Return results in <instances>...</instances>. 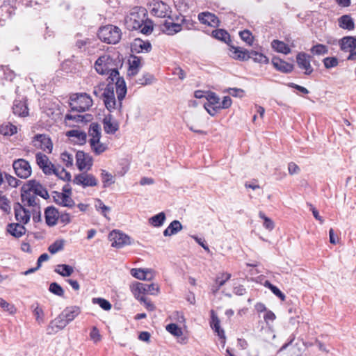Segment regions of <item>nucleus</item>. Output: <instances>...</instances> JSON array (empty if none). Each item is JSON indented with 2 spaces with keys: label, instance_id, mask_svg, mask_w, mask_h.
I'll return each instance as SVG.
<instances>
[{
  "label": "nucleus",
  "instance_id": "obj_1",
  "mask_svg": "<svg viewBox=\"0 0 356 356\" xmlns=\"http://www.w3.org/2000/svg\"><path fill=\"white\" fill-rule=\"evenodd\" d=\"M118 62L108 54L100 56L95 63V69L99 74H109L111 80L104 88L103 101L108 111L122 113V100L127 94V86L118 70Z\"/></svg>",
  "mask_w": 356,
  "mask_h": 356
},
{
  "label": "nucleus",
  "instance_id": "obj_2",
  "mask_svg": "<svg viewBox=\"0 0 356 356\" xmlns=\"http://www.w3.org/2000/svg\"><path fill=\"white\" fill-rule=\"evenodd\" d=\"M89 144L92 152L96 155H100L108 149L106 143L100 141L102 136V129L97 123H92L88 129Z\"/></svg>",
  "mask_w": 356,
  "mask_h": 356
},
{
  "label": "nucleus",
  "instance_id": "obj_3",
  "mask_svg": "<svg viewBox=\"0 0 356 356\" xmlns=\"http://www.w3.org/2000/svg\"><path fill=\"white\" fill-rule=\"evenodd\" d=\"M99 38L108 44H117L121 39L122 31L115 26L108 24L99 28L98 31Z\"/></svg>",
  "mask_w": 356,
  "mask_h": 356
},
{
  "label": "nucleus",
  "instance_id": "obj_4",
  "mask_svg": "<svg viewBox=\"0 0 356 356\" xmlns=\"http://www.w3.org/2000/svg\"><path fill=\"white\" fill-rule=\"evenodd\" d=\"M70 99V106L72 111L84 112L92 105L91 97L86 93L73 94Z\"/></svg>",
  "mask_w": 356,
  "mask_h": 356
},
{
  "label": "nucleus",
  "instance_id": "obj_5",
  "mask_svg": "<svg viewBox=\"0 0 356 356\" xmlns=\"http://www.w3.org/2000/svg\"><path fill=\"white\" fill-rule=\"evenodd\" d=\"M130 289L136 299H140L141 298H145L143 296L145 293L157 295L159 292V286L154 283L147 284L134 282L130 285Z\"/></svg>",
  "mask_w": 356,
  "mask_h": 356
},
{
  "label": "nucleus",
  "instance_id": "obj_6",
  "mask_svg": "<svg viewBox=\"0 0 356 356\" xmlns=\"http://www.w3.org/2000/svg\"><path fill=\"white\" fill-rule=\"evenodd\" d=\"M145 21V10L141 8H134L129 15L125 18V23L129 29H139Z\"/></svg>",
  "mask_w": 356,
  "mask_h": 356
},
{
  "label": "nucleus",
  "instance_id": "obj_7",
  "mask_svg": "<svg viewBox=\"0 0 356 356\" xmlns=\"http://www.w3.org/2000/svg\"><path fill=\"white\" fill-rule=\"evenodd\" d=\"M149 10L153 15L162 18H170L172 12L170 6L161 1H152L149 4Z\"/></svg>",
  "mask_w": 356,
  "mask_h": 356
},
{
  "label": "nucleus",
  "instance_id": "obj_8",
  "mask_svg": "<svg viewBox=\"0 0 356 356\" xmlns=\"http://www.w3.org/2000/svg\"><path fill=\"white\" fill-rule=\"evenodd\" d=\"M21 199L23 204L22 206L29 207L31 208V212L39 213L40 205L38 202L39 200L24 186L22 188Z\"/></svg>",
  "mask_w": 356,
  "mask_h": 356
},
{
  "label": "nucleus",
  "instance_id": "obj_9",
  "mask_svg": "<svg viewBox=\"0 0 356 356\" xmlns=\"http://www.w3.org/2000/svg\"><path fill=\"white\" fill-rule=\"evenodd\" d=\"M13 167L16 175L22 179H26L31 175V168L28 161L19 159L13 162Z\"/></svg>",
  "mask_w": 356,
  "mask_h": 356
},
{
  "label": "nucleus",
  "instance_id": "obj_10",
  "mask_svg": "<svg viewBox=\"0 0 356 356\" xmlns=\"http://www.w3.org/2000/svg\"><path fill=\"white\" fill-rule=\"evenodd\" d=\"M32 144L36 148L41 149L47 153H51L53 149L51 139L45 134L35 135L32 140Z\"/></svg>",
  "mask_w": 356,
  "mask_h": 356
},
{
  "label": "nucleus",
  "instance_id": "obj_11",
  "mask_svg": "<svg viewBox=\"0 0 356 356\" xmlns=\"http://www.w3.org/2000/svg\"><path fill=\"white\" fill-rule=\"evenodd\" d=\"M108 238L111 242V246L117 248L131 243L129 237L120 231H112L108 235Z\"/></svg>",
  "mask_w": 356,
  "mask_h": 356
},
{
  "label": "nucleus",
  "instance_id": "obj_12",
  "mask_svg": "<svg viewBox=\"0 0 356 356\" xmlns=\"http://www.w3.org/2000/svg\"><path fill=\"white\" fill-rule=\"evenodd\" d=\"M24 187L34 195H39L44 199H47L49 197L47 189L35 179L29 180Z\"/></svg>",
  "mask_w": 356,
  "mask_h": 356
},
{
  "label": "nucleus",
  "instance_id": "obj_13",
  "mask_svg": "<svg viewBox=\"0 0 356 356\" xmlns=\"http://www.w3.org/2000/svg\"><path fill=\"white\" fill-rule=\"evenodd\" d=\"M36 163L46 175H51L54 170V165L49 158L44 154L38 152L35 154Z\"/></svg>",
  "mask_w": 356,
  "mask_h": 356
},
{
  "label": "nucleus",
  "instance_id": "obj_14",
  "mask_svg": "<svg viewBox=\"0 0 356 356\" xmlns=\"http://www.w3.org/2000/svg\"><path fill=\"white\" fill-rule=\"evenodd\" d=\"M73 183L83 187H87L97 186L98 181L92 175L83 172L74 177Z\"/></svg>",
  "mask_w": 356,
  "mask_h": 356
},
{
  "label": "nucleus",
  "instance_id": "obj_15",
  "mask_svg": "<svg viewBox=\"0 0 356 356\" xmlns=\"http://www.w3.org/2000/svg\"><path fill=\"white\" fill-rule=\"evenodd\" d=\"M76 165L80 170H90L92 165V159L83 152L79 151L76 154Z\"/></svg>",
  "mask_w": 356,
  "mask_h": 356
},
{
  "label": "nucleus",
  "instance_id": "obj_16",
  "mask_svg": "<svg viewBox=\"0 0 356 356\" xmlns=\"http://www.w3.org/2000/svg\"><path fill=\"white\" fill-rule=\"evenodd\" d=\"M16 220L22 224H26L31 218V211L26 209L19 203H17L14 207Z\"/></svg>",
  "mask_w": 356,
  "mask_h": 356
},
{
  "label": "nucleus",
  "instance_id": "obj_17",
  "mask_svg": "<svg viewBox=\"0 0 356 356\" xmlns=\"http://www.w3.org/2000/svg\"><path fill=\"white\" fill-rule=\"evenodd\" d=\"M69 324L64 316H62V313L59 314L55 319L51 321L47 327V332L49 334L56 333L59 330H63L66 325Z\"/></svg>",
  "mask_w": 356,
  "mask_h": 356
},
{
  "label": "nucleus",
  "instance_id": "obj_18",
  "mask_svg": "<svg viewBox=\"0 0 356 356\" xmlns=\"http://www.w3.org/2000/svg\"><path fill=\"white\" fill-rule=\"evenodd\" d=\"M298 67L305 70V74L309 75L313 72V67L310 63V56L305 53L300 52L296 56Z\"/></svg>",
  "mask_w": 356,
  "mask_h": 356
},
{
  "label": "nucleus",
  "instance_id": "obj_19",
  "mask_svg": "<svg viewBox=\"0 0 356 356\" xmlns=\"http://www.w3.org/2000/svg\"><path fill=\"white\" fill-rule=\"evenodd\" d=\"M198 19L201 23L213 27L218 26L220 22L218 17L209 12L200 13L198 15Z\"/></svg>",
  "mask_w": 356,
  "mask_h": 356
},
{
  "label": "nucleus",
  "instance_id": "obj_20",
  "mask_svg": "<svg viewBox=\"0 0 356 356\" xmlns=\"http://www.w3.org/2000/svg\"><path fill=\"white\" fill-rule=\"evenodd\" d=\"M151 48V44L149 42L143 41L140 38L135 39L131 45V51L134 53L149 52Z\"/></svg>",
  "mask_w": 356,
  "mask_h": 356
},
{
  "label": "nucleus",
  "instance_id": "obj_21",
  "mask_svg": "<svg viewBox=\"0 0 356 356\" xmlns=\"http://www.w3.org/2000/svg\"><path fill=\"white\" fill-rule=\"evenodd\" d=\"M104 130L108 134H114L119 129L118 122L111 115L103 119Z\"/></svg>",
  "mask_w": 356,
  "mask_h": 356
},
{
  "label": "nucleus",
  "instance_id": "obj_22",
  "mask_svg": "<svg viewBox=\"0 0 356 356\" xmlns=\"http://www.w3.org/2000/svg\"><path fill=\"white\" fill-rule=\"evenodd\" d=\"M161 30L164 33L172 35L181 31V25L173 22L172 19L165 20L161 25Z\"/></svg>",
  "mask_w": 356,
  "mask_h": 356
},
{
  "label": "nucleus",
  "instance_id": "obj_23",
  "mask_svg": "<svg viewBox=\"0 0 356 356\" xmlns=\"http://www.w3.org/2000/svg\"><path fill=\"white\" fill-rule=\"evenodd\" d=\"M340 49L348 52L356 49V38L353 36H345L339 41Z\"/></svg>",
  "mask_w": 356,
  "mask_h": 356
},
{
  "label": "nucleus",
  "instance_id": "obj_24",
  "mask_svg": "<svg viewBox=\"0 0 356 356\" xmlns=\"http://www.w3.org/2000/svg\"><path fill=\"white\" fill-rule=\"evenodd\" d=\"M66 136L72 138L73 142L79 145L86 143L87 139V134L85 131L79 129H72L66 133Z\"/></svg>",
  "mask_w": 356,
  "mask_h": 356
},
{
  "label": "nucleus",
  "instance_id": "obj_25",
  "mask_svg": "<svg viewBox=\"0 0 356 356\" xmlns=\"http://www.w3.org/2000/svg\"><path fill=\"white\" fill-rule=\"evenodd\" d=\"M44 215L46 222L49 226H54L56 224L59 213L56 208L53 207H47L45 209Z\"/></svg>",
  "mask_w": 356,
  "mask_h": 356
},
{
  "label": "nucleus",
  "instance_id": "obj_26",
  "mask_svg": "<svg viewBox=\"0 0 356 356\" xmlns=\"http://www.w3.org/2000/svg\"><path fill=\"white\" fill-rule=\"evenodd\" d=\"M67 322L70 323L81 313V309L78 306H70L66 307L62 312Z\"/></svg>",
  "mask_w": 356,
  "mask_h": 356
},
{
  "label": "nucleus",
  "instance_id": "obj_27",
  "mask_svg": "<svg viewBox=\"0 0 356 356\" xmlns=\"http://www.w3.org/2000/svg\"><path fill=\"white\" fill-rule=\"evenodd\" d=\"M128 76L136 75L141 67V59L138 56H131L129 60Z\"/></svg>",
  "mask_w": 356,
  "mask_h": 356
},
{
  "label": "nucleus",
  "instance_id": "obj_28",
  "mask_svg": "<svg viewBox=\"0 0 356 356\" xmlns=\"http://www.w3.org/2000/svg\"><path fill=\"white\" fill-rule=\"evenodd\" d=\"M13 111L15 115L25 117L29 115V109L26 102L15 100L13 106Z\"/></svg>",
  "mask_w": 356,
  "mask_h": 356
},
{
  "label": "nucleus",
  "instance_id": "obj_29",
  "mask_svg": "<svg viewBox=\"0 0 356 356\" xmlns=\"http://www.w3.org/2000/svg\"><path fill=\"white\" fill-rule=\"evenodd\" d=\"M272 64L276 70L284 73L291 72L293 69V65L289 64L278 58H273L272 60Z\"/></svg>",
  "mask_w": 356,
  "mask_h": 356
},
{
  "label": "nucleus",
  "instance_id": "obj_30",
  "mask_svg": "<svg viewBox=\"0 0 356 356\" xmlns=\"http://www.w3.org/2000/svg\"><path fill=\"white\" fill-rule=\"evenodd\" d=\"M340 28L352 31L355 29V22L350 15H343L338 19Z\"/></svg>",
  "mask_w": 356,
  "mask_h": 356
},
{
  "label": "nucleus",
  "instance_id": "obj_31",
  "mask_svg": "<svg viewBox=\"0 0 356 356\" xmlns=\"http://www.w3.org/2000/svg\"><path fill=\"white\" fill-rule=\"evenodd\" d=\"M22 223H12L8 227V232L16 238L21 237L25 234L26 229Z\"/></svg>",
  "mask_w": 356,
  "mask_h": 356
},
{
  "label": "nucleus",
  "instance_id": "obj_32",
  "mask_svg": "<svg viewBox=\"0 0 356 356\" xmlns=\"http://www.w3.org/2000/svg\"><path fill=\"white\" fill-rule=\"evenodd\" d=\"M182 229V225L179 220H173L169 226L164 230L163 235L165 236H170L176 234L178 232Z\"/></svg>",
  "mask_w": 356,
  "mask_h": 356
},
{
  "label": "nucleus",
  "instance_id": "obj_33",
  "mask_svg": "<svg viewBox=\"0 0 356 356\" xmlns=\"http://www.w3.org/2000/svg\"><path fill=\"white\" fill-rule=\"evenodd\" d=\"M271 46L273 49L276 51L282 53L284 54H288L291 52L289 47L282 41L278 40H274L271 42Z\"/></svg>",
  "mask_w": 356,
  "mask_h": 356
},
{
  "label": "nucleus",
  "instance_id": "obj_34",
  "mask_svg": "<svg viewBox=\"0 0 356 356\" xmlns=\"http://www.w3.org/2000/svg\"><path fill=\"white\" fill-rule=\"evenodd\" d=\"M211 326L218 333V335L221 338H225V332L223 330L220 329V320L216 313L211 311Z\"/></svg>",
  "mask_w": 356,
  "mask_h": 356
},
{
  "label": "nucleus",
  "instance_id": "obj_35",
  "mask_svg": "<svg viewBox=\"0 0 356 356\" xmlns=\"http://www.w3.org/2000/svg\"><path fill=\"white\" fill-rule=\"evenodd\" d=\"M55 272L63 277H69L73 272L74 269L72 266L67 264H59L55 268Z\"/></svg>",
  "mask_w": 356,
  "mask_h": 356
},
{
  "label": "nucleus",
  "instance_id": "obj_36",
  "mask_svg": "<svg viewBox=\"0 0 356 356\" xmlns=\"http://www.w3.org/2000/svg\"><path fill=\"white\" fill-rule=\"evenodd\" d=\"M249 55H250V58L252 59L256 63H264V64H266L268 63V58L261 53L251 50L250 51Z\"/></svg>",
  "mask_w": 356,
  "mask_h": 356
},
{
  "label": "nucleus",
  "instance_id": "obj_37",
  "mask_svg": "<svg viewBox=\"0 0 356 356\" xmlns=\"http://www.w3.org/2000/svg\"><path fill=\"white\" fill-rule=\"evenodd\" d=\"M165 220V215L163 212H161L149 219V222L154 227L161 226Z\"/></svg>",
  "mask_w": 356,
  "mask_h": 356
},
{
  "label": "nucleus",
  "instance_id": "obj_38",
  "mask_svg": "<svg viewBox=\"0 0 356 356\" xmlns=\"http://www.w3.org/2000/svg\"><path fill=\"white\" fill-rule=\"evenodd\" d=\"M212 36L217 40L227 42L229 40V33L223 29H217L212 31Z\"/></svg>",
  "mask_w": 356,
  "mask_h": 356
},
{
  "label": "nucleus",
  "instance_id": "obj_39",
  "mask_svg": "<svg viewBox=\"0 0 356 356\" xmlns=\"http://www.w3.org/2000/svg\"><path fill=\"white\" fill-rule=\"evenodd\" d=\"M102 179L103 182V186L104 188L108 187L115 183L114 177L111 173L106 172L104 170H102Z\"/></svg>",
  "mask_w": 356,
  "mask_h": 356
},
{
  "label": "nucleus",
  "instance_id": "obj_40",
  "mask_svg": "<svg viewBox=\"0 0 356 356\" xmlns=\"http://www.w3.org/2000/svg\"><path fill=\"white\" fill-rule=\"evenodd\" d=\"M310 51L314 55H325L328 53V47L322 44H317L313 46Z\"/></svg>",
  "mask_w": 356,
  "mask_h": 356
},
{
  "label": "nucleus",
  "instance_id": "obj_41",
  "mask_svg": "<svg viewBox=\"0 0 356 356\" xmlns=\"http://www.w3.org/2000/svg\"><path fill=\"white\" fill-rule=\"evenodd\" d=\"M64 243V240H57L49 246L48 250L51 254H56L63 249Z\"/></svg>",
  "mask_w": 356,
  "mask_h": 356
},
{
  "label": "nucleus",
  "instance_id": "obj_42",
  "mask_svg": "<svg viewBox=\"0 0 356 356\" xmlns=\"http://www.w3.org/2000/svg\"><path fill=\"white\" fill-rule=\"evenodd\" d=\"M264 286L269 289L278 298L281 299V300L284 301L286 296L285 295L275 286L272 284L269 281H266L264 283Z\"/></svg>",
  "mask_w": 356,
  "mask_h": 356
},
{
  "label": "nucleus",
  "instance_id": "obj_43",
  "mask_svg": "<svg viewBox=\"0 0 356 356\" xmlns=\"http://www.w3.org/2000/svg\"><path fill=\"white\" fill-rule=\"evenodd\" d=\"M250 51L249 50L243 49L241 47L234 48V54L236 57L239 60H247L250 59Z\"/></svg>",
  "mask_w": 356,
  "mask_h": 356
},
{
  "label": "nucleus",
  "instance_id": "obj_44",
  "mask_svg": "<svg viewBox=\"0 0 356 356\" xmlns=\"http://www.w3.org/2000/svg\"><path fill=\"white\" fill-rule=\"evenodd\" d=\"M92 303L97 304L105 311H109L111 309V304L106 299L102 298H94L92 300Z\"/></svg>",
  "mask_w": 356,
  "mask_h": 356
},
{
  "label": "nucleus",
  "instance_id": "obj_45",
  "mask_svg": "<svg viewBox=\"0 0 356 356\" xmlns=\"http://www.w3.org/2000/svg\"><path fill=\"white\" fill-rule=\"evenodd\" d=\"M52 174L56 175L57 177L64 181H69L71 178L70 173L67 172L64 168L60 169L59 168H56L55 166Z\"/></svg>",
  "mask_w": 356,
  "mask_h": 356
},
{
  "label": "nucleus",
  "instance_id": "obj_46",
  "mask_svg": "<svg viewBox=\"0 0 356 356\" xmlns=\"http://www.w3.org/2000/svg\"><path fill=\"white\" fill-rule=\"evenodd\" d=\"M0 133L5 136H12L17 133V127L11 124L1 126Z\"/></svg>",
  "mask_w": 356,
  "mask_h": 356
},
{
  "label": "nucleus",
  "instance_id": "obj_47",
  "mask_svg": "<svg viewBox=\"0 0 356 356\" xmlns=\"http://www.w3.org/2000/svg\"><path fill=\"white\" fill-rule=\"evenodd\" d=\"M154 80V76L152 74L145 73L137 80V83L140 85L145 86L152 83Z\"/></svg>",
  "mask_w": 356,
  "mask_h": 356
},
{
  "label": "nucleus",
  "instance_id": "obj_48",
  "mask_svg": "<svg viewBox=\"0 0 356 356\" xmlns=\"http://www.w3.org/2000/svg\"><path fill=\"white\" fill-rule=\"evenodd\" d=\"M49 291L59 297H63L64 296L63 289L56 282H52L50 284Z\"/></svg>",
  "mask_w": 356,
  "mask_h": 356
},
{
  "label": "nucleus",
  "instance_id": "obj_49",
  "mask_svg": "<svg viewBox=\"0 0 356 356\" xmlns=\"http://www.w3.org/2000/svg\"><path fill=\"white\" fill-rule=\"evenodd\" d=\"M259 216L264 220L263 225L267 230L272 231L274 229L275 224L270 218L266 216L261 211L259 212Z\"/></svg>",
  "mask_w": 356,
  "mask_h": 356
},
{
  "label": "nucleus",
  "instance_id": "obj_50",
  "mask_svg": "<svg viewBox=\"0 0 356 356\" xmlns=\"http://www.w3.org/2000/svg\"><path fill=\"white\" fill-rule=\"evenodd\" d=\"M0 307L10 314H14L17 312L15 307L13 304L6 302L2 298H0Z\"/></svg>",
  "mask_w": 356,
  "mask_h": 356
},
{
  "label": "nucleus",
  "instance_id": "obj_51",
  "mask_svg": "<svg viewBox=\"0 0 356 356\" xmlns=\"http://www.w3.org/2000/svg\"><path fill=\"white\" fill-rule=\"evenodd\" d=\"M166 330L175 337H180L183 334L181 329L175 323H170L166 326Z\"/></svg>",
  "mask_w": 356,
  "mask_h": 356
},
{
  "label": "nucleus",
  "instance_id": "obj_52",
  "mask_svg": "<svg viewBox=\"0 0 356 356\" xmlns=\"http://www.w3.org/2000/svg\"><path fill=\"white\" fill-rule=\"evenodd\" d=\"M323 63L326 69L337 67L339 64L338 59L336 57H326L323 59Z\"/></svg>",
  "mask_w": 356,
  "mask_h": 356
},
{
  "label": "nucleus",
  "instance_id": "obj_53",
  "mask_svg": "<svg viewBox=\"0 0 356 356\" xmlns=\"http://www.w3.org/2000/svg\"><path fill=\"white\" fill-rule=\"evenodd\" d=\"M241 38L248 45H252L253 42V36L248 30H243L239 33Z\"/></svg>",
  "mask_w": 356,
  "mask_h": 356
},
{
  "label": "nucleus",
  "instance_id": "obj_54",
  "mask_svg": "<svg viewBox=\"0 0 356 356\" xmlns=\"http://www.w3.org/2000/svg\"><path fill=\"white\" fill-rule=\"evenodd\" d=\"M60 159L66 167L72 166L73 164V155L67 152H64L60 154Z\"/></svg>",
  "mask_w": 356,
  "mask_h": 356
},
{
  "label": "nucleus",
  "instance_id": "obj_55",
  "mask_svg": "<svg viewBox=\"0 0 356 356\" xmlns=\"http://www.w3.org/2000/svg\"><path fill=\"white\" fill-rule=\"evenodd\" d=\"M230 277H231V274L227 273H222L216 277L215 283L216 285L221 287L222 286H223L225 284V282L227 280H229L230 279Z\"/></svg>",
  "mask_w": 356,
  "mask_h": 356
},
{
  "label": "nucleus",
  "instance_id": "obj_56",
  "mask_svg": "<svg viewBox=\"0 0 356 356\" xmlns=\"http://www.w3.org/2000/svg\"><path fill=\"white\" fill-rule=\"evenodd\" d=\"M85 119V116L79 114L67 113L65 117V121L67 124L68 121L73 120L76 122H82Z\"/></svg>",
  "mask_w": 356,
  "mask_h": 356
},
{
  "label": "nucleus",
  "instance_id": "obj_57",
  "mask_svg": "<svg viewBox=\"0 0 356 356\" xmlns=\"http://www.w3.org/2000/svg\"><path fill=\"white\" fill-rule=\"evenodd\" d=\"M206 98L209 102L208 104H207V105H210V106H213L219 105L220 99L215 93L211 92V93L208 94V95L207 96Z\"/></svg>",
  "mask_w": 356,
  "mask_h": 356
},
{
  "label": "nucleus",
  "instance_id": "obj_58",
  "mask_svg": "<svg viewBox=\"0 0 356 356\" xmlns=\"http://www.w3.org/2000/svg\"><path fill=\"white\" fill-rule=\"evenodd\" d=\"M34 316H35V319L39 324H42L44 323V312L42 308L37 306L33 310Z\"/></svg>",
  "mask_w": 356,
  "mask_h": 356
},
{
  "label": "nucleus",
  "instance_id": "obj_59",
  "mask_svg": "<svg viewBox=\"0 0 356 356\" xmlns=\"http://www.w3.org/2000/svg\"><path fill=\"white\" fill-rule=\"evenodd\" d=\"M131 274L133 277L140 280H144V278H145V268H132Z\"/></svg>",
  "mask_w": 356,
  "mask_h": 356
},
{
  "label": "nucleus",
  "instance_id": "obj_60",
  "mask_svg": "<svg viewBox=\"0 0 356 356\" xmlns=\"http://www.w3.org/2000/svg\"><path fill=\"white\" fill-rule=\"evenodd\" d=\"M232 103V99L229 96L224 97L222 101L216 106L218 109H226L231 106Z\"/></svg>",
  "mask_w": 356,
  "mask_h": 356
},
{
  "label": "nucleus",
  "instance_id": "obj_61",
  "mask_svg": "<svg viewBox=\"0 0 356 356\" xmlns=\"http://www.w3.org/2000/svg\"><path fill=\"white\" fill-rule=\"evenodd\" d=\"M95 207L97 210L101 209L102 213L106 217V212L109 211L111 209L106 206L101 200H97L95 202Z\"/></svg>",
  "mask_w": 356,
  "mask_h": 356
},
{
  "label": "nucleus",
  "instance_id": "obj_62",
  "mask_svg": "<svg viewBox=\"0 0 356 356\" xmlns=\"http://www.w3.org/2000/svg\"><path fill=\"white\" fill-rule=\"evenodd\" d=\"M90 337L95 343H97L101 341L102 337L99 334V330L96 327H93L90 333Z\"/></svg>",
  "mask_w": 356,
  "mask_h": 356
},
{
  "label": "nucleus",
  "instance_id": "obj_63",
  "mask_svg": "<svg viewBox=\"0 0 356 356\" xmlns=\"http://www.w3.org/2000/svg\"><path fill=\"white\" fill-rule=\"evenodd\" d=\"M4 178L7 183L8 184V185L12 187H17L19 185V181L10 175L5 174Z\"/></svg>",
  "mask_w": 356,
  "mask_h": 356
},
{
  "label": "nucleus",
  "instance_id": "obj_64",
  "mask_svg": "<svg viewBox=\"0 0 356 356\" xmlns=\"http://www.w3.org/2000/svg\"><path fill=\"white\" fill-rule=\"evenodd\" d=\"M1 68L3 71L6 79L12 81L15 76L13 72L10 70L7 66H2Z\"/></svg>",
  "mask_w": 356,
  "mask_h": 356
}]
</instances>
